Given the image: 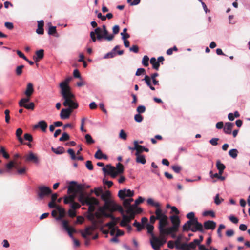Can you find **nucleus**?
<instances>
[{"instance_id":"f257e3e1","label":"nucleus","mask_w":250,"mask_h":250,"mask_svg":"<svg viewBox=\"0 0 250 250\" xmlns=\"http://www.w3.org/2000/svg\"><path fill=\"white\" fill-rule=\"evenodd\" d=\"M78 200L82 205H88V211L89 213H93L96 209L95 206L99 204V201L94 197H90L87 194L82 193L78 196Z\"/></svg>"},{"instance_id":"f03ea898","label":"nucleus","mask_w":250,"mask_h":250,"mask_svg":"<svg viewBox=\"0 0 250 250\" xmlns=\"http://www.w3.org/2000/svg\"><path fill=\"white\" fill-rule=\"evenodd\" d=\"M61 93L64 100L63 105L71 110L78 108V104L75 101V95L71 91L61 92Z\"/></svg>"},{"instance_id":"7ed1b4c3","label":"nucleus","mask_w":250,"mask_h":250,"mask_svg":"<svg viewBox=\"0 0 250 250\" xmlns=\"http://www.w3.org/2000/svg\"><path fill=\"white\" fill-rule=\"evenodd\" d=\"M183 231L191 230L192 232H204L203 225L198 221V219L188 220L183 226Z\"/></svg>"},{"instance_id":"20e7f679","label":"nucleus","mask_w":250,"mask_h":250,"mask_svg":"<svg viewBox=\"0 0 250 250\" xmlns=\"http://www.w3.org/2000/svg\"><path fill=\"white\" fill-rule=\"evenodd\" d=\"M95 33L97 34V38L98 40H101L102 39L108 41H111L114 38L113 35H108V32L106 29V26L105 25L102 26V29L100 27H97L95 29Z\"/></svg>"},{"instance_id":"39448f33","label":"nucleus","mask_w":250,"mask_h":250,"mask_svg":"<svg viewBox=\"0 0 250 250\" xmlns=\"http://www.w3.org/2000/svg\"><path fill=\"white\" fill-rule=\"evenodd\" d=\"M51 188L45 186H40L38 188L37 190V199L39 200H42L45 197L49 196L52 193Z\"/></svg>"},{"instance_id":"423d86ee","label":"nucleus","mask_w":250,"mask_h":250,"mask_svg":"<svg viewBox=\"0 0 250 250\" xmlns=\"http://www.w3.org/2000/svg\"><path fill=\"white\" fill-rule=\"evenodd\" d=\"M83 189L84 187L82 185H78L77 182L71 181L68 188V193H74L75 195L76 193H79V196L81 194L84 193L83 192Z\"/></svg>"},{"instance_id":"0eeeda50","label":"nucleus","mask_w":250,"mask_h":250,"mask_svg":"<svg viewBox=\"0 0 250 250\" xmlns=\"http://www.w3.org/2000/svg\"><path fill=\"white\" fill-rule=\"evenodd\" d=\"M106 205L107 206H105V205H104L103 207H104V208H106L107 210H108L111 212H114L117 210L120 213H122L123 211V208L122 206L117 204L112 200H110Z\"/></svg>"},{"instance_id":"6e6552de","label":"nucleus","mask_w":250,"mask_h":250,"mask_svg":"<svg viewBox=\"0 0 250 250\" xmlns=\"http://www.w3.org/2000/svg\"><path fill=\"white\" fill-rule=\"evenodd\" d=\"M62 225L63 229L68 232V234L70 237L73 238V233H76V229L69 226V222L66 220H63L62 221Z\"/></svg>"},{"instance_id":"1a4fd4ad","label":"nucleus","mask_w":250,"mask_h":250,"mask_svg":"<svg viewBox=\"0 0 250 250\" xmlns=\"http://www.w3.org/2000/svg\"><path fill=\"white\" fill-rule=\"evenodd\" d=\"M179 229L176 228L173 226H171L170 227H168L167 228H165L164 231L161 232L160 233L161 235H171L172 237L174 238L176 237L175 234H173L178 231Z\"/></svg>"},{"instance_id":"9d476101","label":"nucleus","mask_w":250,"mask_h":250,"mask_svg":"<svg viewBox=\"0 0 250 250\" xmlns=\"http://www.w3.org/2000/svg\"><path fill=\"white\" fill-rule=\"evenodd\" d=\"M161 239H160L159 237H157L155 236L154 235H152L151 239H150V244L152 247L155 250H159L160 247L162 246L160 245Z\"/></svg>"},{"instance_id":"9b49d317","label":"nucleus","mask_w":250,"mask_h":250,"mask_svg":"<svg viewBox=\"0 0 250 250\" xmlns=\"http://www.w3.org/2000/svg\"><path fill=\"white\" fill-rule=\"evenodd\" d=\"M102 170L105 173L110 175L113 178L116 177L118 175V172H116L115 167L110 165H107L106 167H103Z\"/></svg>"},{"instance_id":"f8f14e48","label":"nucleus","mask_w":250,"mask_h":250,"mask_svg":"<svg viewBox=\"0 0 250 250\" xmlns=\"http://www.w3.org/2000/svg\"><path fill=\"white\" fill-rule=\"evenodd\" d=\"M72 80V77L67 78L63 82L60 84V87L61 89V92L71 91V88L68 85L69 83Z\"/></svg>"},{"instance_id":"ddd939ff","label":"nucleus","mask_w":250,"mask_h":250,"mask_svg":"<svg viewBox=\"0 0 250 250\" xmlns=\"http://www.w3.org/2000/svg\"><path fill=\"white\" fill-rule=\"evenodd\" d=\"M134 195V191L130 189H124L120 190L118 192V196L121 199H124L126 197H132Z\"/></svg>"},{"instance_id":"4468645a","label":"nucleus","mask_w":250,"mask_h":250,"mask_svg":"<svg viewBox=\"0 0 250 250\" xmlns=\"http://www.w3.org/2000/svg\"><path fill=\"white\" fill-rule=\"evenodd\" d=\"M47 127V124L44 120L39 122L37 124L34 126V129L40 128L42 132H45L46 131Z\"/></svg>"},{"instance_id":"2eb2a0df","label":"nucleus","mask_w":250,"mask_h":250,"mask_svg":"<svg viewBox=\"0 0 250 250\" xmlns=\"http://www.w3.org/2000/svg\"><path fill=\"white\" fill-rule=\"evenodd\" d=\"M216 226V223L213 221H207L204 223V226L206 229H211L213 230L215 229Z\"/></svg>"},{"instance_id":"dca6fc26","label":"nucleus","mask_w":250,"mask_h":250,"mask_svg":"<svg viewBox=\"0 0 250 250\" xmlns=\"http://www.w3.org/2000/svg\"><path fill=\"white\" fill-rule=\"evenodd\" d=\"M170 219L172 224V226L179 229L180 224L179 217L177 215H172L170 216Z\"/></svg>"},{"instance_id":"f3484780","label":"nucleus","mask_w":250,"mask_h":250,"mask_svg":"<svg viewBox=\"0 0 250 250\" xmlns=\"http://www.w3.org/2000/svg\"><path fill=\"white\" fill-rule=\"evenodd\" d=\"M126 31L127 29L124 28L123 29V32L121 33V35L122 36V39L124 40V43L125 46L126 47H128L129 46L130 43L126 39L129 38L130 35L128 33H126V34H124V32H126Z\"/></svg>"},{"instance_id":"a211bd4d","label":"nucleus","mask_w":250,"mask_h":250,"mask_svg":"<svg viewBox=\"0 0 250 250\" xmlns=\"http://www.w3.org/2000/svg\"><path fill=\"white\" fill-rule=\"evenodd\" d=\"M110 196L111 193L108 190L106 191L104 193L103 192V193L102 194L101 198L102 200L104 201V205H105V206H107L106 204H107V203L111 200L110 199Z\"/></svg>"},{"instance_id":"6ab92c4d","label":"nucleus","mask_w":250,"mask_h":250,"mask_svg":"<svg viewBox=\"0 0 250 250\" xmlns=\"http://www.w3.org/2000/svg\"><path fill=\"white\" fill-rule=\"evenodd\" d=\"M34 91L33 84L29 83L27 84L24 94L26 97H31Z\"/></svg>"},{"instance_id":"aec40b11","label":"nucleus","mask_w":250,"mask_h":250,"mask_svg":"<svg viewBox=\"0 0 250 250\" xmlns=\"http://www.w3.org/2000/svg\"><path fill=\"white\" fill-rule=\"evenodd\" d=\"M25 161L37 163H38L39 160L38 157L32 152H30L29 154L26 156Z\"/></svg>"},{"instance_id":"412c9836","label":"nucleus","mask_w":250,"mask_h":250,"mask_svg":"<svg viewBox=\"0 0 250 250\" xmlns=\"http://www.w3.org/2000/svg\"><path fill=\"white\" fill-rule=\"evenodd\" d=\"M168 224V218L167 217L165 218L164 219L159 221V232H162L164 231L165 227Z\"/></svg>"},{"instance_id":"4be33fe9","label":"nucleus","mask_w":250,"mask_h":250,"mask_svg":"<svg viewBox=\"0 0 250 250\" xmlns=\"http://www.w3.org/2000/svg\"><path fill=\"white\" fill-rule=\"evenodd\" d=\"M121 214L122 215V220L120 223V225L122 227H125L127 226V225H128V223H129L131 222V221L129 220L128 215H125L124 214V210L122 213H121Z\"/></svg>"},{"instance_id":"5701e85b","label":"nucleus","mask_w":250,"mask_h":250,"mask_svg":"<svg viewBox=\"0 0 250 250\" xmlns=\"http://www.w3.org/2000/svg\"><path fill=\"white\" fill-rule=\"evenodd\" d=\"M234 126V124L230 122H227L225 124V126L223 128L224 132L227 134H230L232 128Z\"/></svg>"},{"instance_id":"b1692460","label":"nucleus","mask_w":250,"mask_h":250,"mask_svg":"<svg viewBox=\"0 0 250 250\" xmlns=\"http://www.w3.org/2000/svg\"><path fill=\"white\" fill-rule=\"evenodd\" d=\"M134 147H133V149H135L136 151L135 155H140L142 152L144 151V146L140 145L138 144V142L137 141H134Z\"/></svg>"},{"instance_id":"393cba45","label":"nucleus","mask_w":250,"mask_h":250,"mask_svg":"<svg viewBox=\"0 0 250 250\" xmlns=\"http://www.w3.org/2000/svg\"><path fill=\"white\" fill-rule=\"evenodd\" d=\"M72 110L71 109H62L60 113V117L62 119H67L69 117Z\"/></svg>"},{"instance_id":"a878e982","label":"nucleus","mask_w":250,"mask_h":250,"mask_svg":"<svg viewBox=\"0 0 250 250\" xmlns=\"http://www.w3.org/2000/svg\"><path fill=\"white\" fill-rule=\"evenodd\" d=\"M155 213L156 214V219L159 221L167 217L165 213H163L162 210L160 208H157Z\"/></svg>"},{"instance_id":"bb28decb","label":"nucleus","mask_w":250,"mask_h":250,"mask_svg":"<svg viewBox=\"0 0 250 250\" xmlns=\"http://www.w3.org/2000/svg\"><path fill=\"white\" fill-rule=\"evenodd\" d=\"M44 21L41 20L38 21V28L36 29V33L38 34L43 35L44 34Z\"/></svg>"},{"instance_id":"cd10ccee","label":"nucleus","mask_w":250,"mask_h":250,"mask_svg":"<svg viewBox=\"0 0 250 250\" xmlns=\"http://www.w3.org/2000/svg\"><path fill=\"white\" fill-rule=\"evenodd\" d=\"M107 210L106 208H104V207L100 208L99 210L101 214L105 217L110 218L112 220H115V217L112 215V213H107L105 210Z\"/></svg>"},{"instance_id":"c85d7f7f","label":"nucleus","mask_w":250,"mask_h":250,"mask_svg":"<svg viewBox=\"0 0 250 250\" xmlns=\"http://www.w3.org/2000/svg\"><path fill=\"white\" fill-rule=\"evenodd\" d=\"M216 167L219 171V175H222L224 170L226 168L225 166L222 164L219 160H218L216 162Z\"/></svg>"},{"instance_id":"c756f323","label":"nucleus","mask_w":250,"mask_h":250,"mask_svg":"<svg viewBox=\"0 0 250 250\" xmlns=\"http://www.w3.org/2000/svg\"><path fill=\"white\" fill-rule=\"evenodd\" d=\"M57 209L59 213V216L57 217V219L61 220L62 218L64 217L65 214V211L64 208H61L60 206L57 207Z\"/></svg>"},{"instance_id":"7c9ffc66","label":"nucleus","mask_w":250,"mask_h":250,"mask_svg":"<svg viewBox=\"0 0 250 250\" xmlns=\"http://www.w3.org/2000/svg\"><path fill=\"white\" fill-rule=\"evenodd\" d=\"M175 248L178 250H186L188 247V243H177L175 242Z\"/></svg>"},{"instance_id":"2f4dec72","label":"nucleus","mask_w":250,"mask_h":250,"mask_svg":"<svg viewBox=\"0 0 250 250\" xmlns=\"http://www.w3.org/2000/svg\"><path fill=\"white\" fill-rule=\"evenodd\" d=\"M22 133H23V131L21 128H18L16 131V136L18 141L21 144H22L23 142V140L21 137V135H22Z\"/></svg>"},{"instance_id":"473e14b6","label":"nucleus","mask_w":250,"mask_h":250,"mask_svg":"<svg viewBox=\"0 0 250 250\" xmlns=\"http://www.w3.org/2000/svg\"><path fill=\"white\" fill-rule=\"evenodd\" d=\"M150 62V63L152 65L153 68L156 70H158L160 66V63L159 62L156 61V59L153 57L151 58Z\"/></svg>"},{"instance_id":"72a5a7b5","label":"nucleus","mask_w":250,"mask_h":250,"mask_svg":"<svg viewBox=\"0 0 250 250\" xmlns=\"http://www.w3.org/2000/svg\"><path fill=\"white\" fill-rule=\"evenodd\" d=\"M37 57L35 59V62H37L40 60L42 59L44 56V50L43 49H40L36 52Z\"/></svg>"},{"instance_id":"f704fd0d","label":"nucleus","mask_w":250,"mask_h":250,"mask_svg":"<svg viewBox=\"0 0 250 250\" xmlns=\"http://www.w3.org/2000/svg\"><path fill=\"white\" fill-rule=\"evenodd\" d=\"M136 162L137 163H141L142 164H145L146 163V160L144 155L140 154L136 155Z\"/></svg>"},{"instance_id":"c9c22d12","label":"nucleus","mask_w":250,"mask_h":250,"mask_svg":"<svg viewBox=\"0 0 250 250\" xmlns=\"http://www.w3.org/2000/svg\"><path fill=\"white\" fill-rule=\"evenodd\" d=\"M75 197V195H71L69 196H66L64 197V203L66 204H67L69 203H72L74 201Z\"/></svg>"},{"instance_id":"e433bc0d","label":"nucleus","mask_w":250,"mask_h":250,"mask_svg":"<svg viewBox=\"0 0 250 250\" xmlns=\"http://www.w3.org/2000/svg\"><path fill=\"white\" fill-rule=\"evenodd\" d=\"M200 243L198 241V239H194L193 240V241H192L189 243H188V247H190L192 249H194V248H196V246L197 245L199 246L200 245Z\"/></svg>"},{"instance_id":"4c0bfd02","label":"nucleus","mask_w":250,"mask_h":250,"mask_svg":"<svg viewBox=\"0 0 250 250\" xmlns=\"http://www.w3.org/2000/svg\"><path fill=\"white\" fill-rule=\"evenodd\" d=\"M31 97H26V98H22L19 102V105L20 107H22V105L27 104V103L29 102L30 100Z\"/></svg>"},{"instance_id":"58836bf2","label":"nucleus","mask_w":250,"mask_h":250,"mask_svg":"<svg viewBox=\"0 0 250 250\" xmlns=\"http://www.w3.org/2000/svg\"><path fill=\"white\" fill-rule=\"evenodd\" d=\"M52 150L53 151V152L57 154H62L64 151V148L62 146L58 147L57 148L52 147Z\"/></svg>"},{"instance_id":"ea45409f","label":"nucleus","mask_w":250,"mask_h":250,"mask_svg":"<svg viewBox=\"0 0 250 250\" xmlns=\"http://www.w3.org/2000/svg\"><path fill=\"white\" fill-rule=\"evenodd\" d=\"M49 26L48 34L50 35H54L56 33V26H51V23H48Z\"/></svg>"},{"instance_id":"a19ab883","label":"nucleus","mask_w":250,"mask_h":250,"mask_svg":"<svg viewBox=\"0 0 250 250\" xmlns=\"http://www.w3.org/2000/svg\"><path fill=\"white\" fill-rule=\"evenodd\" d=\"M238 151L236 149H230L229 152V154L233 158H236L238 155Z\"/></svg>"},{"instance_id":"79ce46f5","label":"nucleus","mask_w":250,"mask_h":250,"mask_svg":"<svg viewBox=\"0 0 250 250\" xmlns=\"http://www.w3.org/2000/svg\"><path fill=\"white\" fill-rule=\"evenodd\" d=\"M133 225L134 227H136L137 228V230L138 231H140L144 228V226L143 225L141 224L139 222H137L136 220L135 221V222L133 224Z\"/></svg>"},{"instance_id":"37998d69","label":"nucleus","mask_w":250,"mask_h":250,"mask_svg":"<svg viewBox=\"0 0 250 250\" xmlns=\"http://www.w3.org/2000/svg\"><path fill=\"white\" fill-rule=\"evenodd\" d=\"M22 107H24L28 110H33L35 108V104L33 102H30L28 104H27L22 105Z\"/></svg>"},{"instance_id":"c03bdc74","label":"nucleus","mask_w":250,"mask_h":250,"mask_svg":"<svg viewBox=\"0 0 250 250\" xmlns=\"http://www.w3.org/2000/svg\"><path fill=\"white\" fill-rule=\"evenodd\" d=\"M70 139V136L68 133L66 132H64L62 133L61 137L60 138L59 141L61 142H63L65 141H67Z\"/></svg>"},{"instance_id":"a18cd8bd","label":"nucleus","mask_w":250,"mask_h":250,"mask_svg":"<svg viewBox=\"0 0 250 250\" xmlns=\"http://www.w3.org/2000/svg\"><path fill=\"white\" fill-rule=\"evenodd\" d=\"M117 171L116 172H118V174L122 173L124 171V166L120 163H118L116 165Z\"/></svg>"},{"instance_id":"49530a36","label":"nucleus","mask_w":250,"mask_h":250,"mask_svg":"<svg viewBox=\"0 0 250 250\" xmlns=\"http://www.w3.org/2000/svg\"><path fill=\"white\" fill-rule=\"evenodd\" d=\"M203 215L204 216H207L208 215H210L211 217L214 218L215 216V213L212 210H206L203 213Z\"/></svg>"},{"instance_id":"de8ad7c7","label":"nucleus","mask_w":250,"mask_h":250,"mask_svg":"<svg viewBox=\"0 0 250 250\" xmlns=\"http://www.w3.org/2000/svg\"><path fill=\"white\" fill-rule=\"evenodd\" d=\"M146 227L148 233L150 234L151 236H152V235H154L153 232V229H154V226L152 225L147 224Z\"/></svg>"},{"instance_id":"09e8293b","label":"nucleus","mask_w":250,"mask_h":250,"mask_svg":"<svg viewBox=\"0 0 250 250\" xmlns=\"http://www.w3.org/2000/svg\"><path fill=\"white\" fill-rule=\"evenodd\" d=\"M148 61H149V57L146 55L144 56L143 58L142 62L143 65L145 67L148 66L149 65Z\"/></svg>"},{"instance_id":"8fccbe9b","label":"nucleus","mask_w":250,"mask_h":250,"mask_svg":"<svg viewBox=\"0 0 250 250\" xmlns=\"http://www.w3.org/2000/svg\"><path fill=\"white\" fill-rule=\"evenodd\" d=\"M85 138L86 143L88 144H92L94 143V140L92 139V137L89 134H86L85 136Z\"/></svg>"},{"instance_id":"3c124183","label":"nucleus","mask_w":250,"mask_h":250,"mask_svg":"<svg viewBox=\"0 0 250 250\" xmlns=\"http://www.w3.org/2000/svg\"><path fill=\"white\" fill-rule=\"evenodd\" d=\"M135 205H132V207L126 208V213L127 214H132L135 213Z\"/></svg>"},{"instance_id":"603ef678","label":"nucleus","mask_w":250,"mask_h":250,"mask_svg":"<svg viewBox=\"0 0 250 250\" xmlns=\"http://www.w3.org/2000/svg\"><path fill=\"white\" fill-rule=\"evenodd\" d=\"M23 65L18 66L16 69V73L17 75L20 76L22 73V69L24 68Z\"/></svg>"},{"instance_id":"864d4df0","label":"nucleus","mask_w":250,"mask_h":250,"mask_svg":"<svg viewBox=\"0 0 250 250\" xmlns=\"http://www.w3.org/2000/svg\"><path fill=\"white\" fill-rule=\"evenodd\" d=\"M172 169L176 173H179L182 170V168L178 165H173L171 166Z\"/></svg>"},{"instance_id":"5fc2aeb1","label":"nucleus","mask_w":250,"mask_h":250,"mask_svg":"<svg viewBox=\"0 0 250 250\" xmlns=\"http://www.w3.org/2000/svg\"><path fill=\"white\" fill-rule=\"evenodd\" d=\"M134 120L136 122L140 123L143 120V117L140 115V114L138 113L135 115Z\"/></svg>"},{"instance_id":"6e6d98bb","label":"nucleus","mask_w":250,"mask_h":250,"mask_svg":"<svg viewBox=\"0 0 250 250\" xmlns=\"http://www.w3.org/2000/svg\"><path fill=\"white\" fill-rule=\"evenodd\" d=\"M0 154L2 153L3 156L6 158L8 159L9 158V155L5 151L4 148L3 146L0 147Z\"/></svg>"},{"instance_id":"4d7b16f0","label":"nucleus","mask_w":250,"mask_h":250,"mask_svg":"<svg viewBox=\"0 0 250 250\" xmlns=\"http://www.w3.org/2000/svg\"><path fill=\"white\" fill-rule=\"evenodd\" d=\"M116 225V222L115 220H112V221L107 223L106 226L108 227L109 229L114 228V226Z\"/></svg>"},{"instance_id":"13d9d810","label":"nucleus","mask_w":250,"mask_h":250,"mask_svg":"<svg viewBox=\"0 0 250 250\" xmlns=\"http://www.w3.org/2000/svg\"><path fill=\"white\" fill-rule=\"evenodd\" d=\"M102 154L103 153L102 151L100 149H98L95 154L94 157L97 159H102Z\"/></svg>"},{"instance_id":"bf43d9fd","label":"nucleus","mask_w":250,"mask_h":250,"mask_svg":"<svg viewBox=\"0 0 250 250\" xmlns=\"http://www.w3.org/2000/svg\"><path fill=\"white\" fill-rule=\"evenodd\" d=\"M4 113L5 114V122L7 123H9L10 122V117L9 115L10 111L8 109H6L4 111Z\"/></svg>"},{"instance_id":"052dcab7","label":"nucleus","mask_w":250,"mask_h":250,"mask_svg":"<svg viewBox=\"0 0 250 250\" xmlns=\"http://www.w3.org/2000/svg\"><path fill=\"white\" fill-rule=\"evenodd\" d=\"M119 137L124 140L127 138V135L124 130H121L119 134Z\"/></svg>"},{"instance_id":"680f3d73","label":"nucleus","mask_w":250,"mask_h":250,"mask_svg":"<svg viewBox=\"0 0 250 250\" xmlns=\"http://www.w3.org/2000/svg\"><path fill=\"white\" fill-rule=\"evenodd\" d=\"M145 110H146V107L144 105H139L137 108V111L139 114L143 113L145 112Z\"/></svg>"},{"instance_id":"e2e57ef3","label":"nucleus","mask_w":250,"mask_h":250,"mask_svg":"<svg viewBox=\"0 0 250 250\" xmlns=\"http://www.w3.org/2000/svg\"><path fill=\"white\" fill-rule=\"evenodd\" d=\"M86 167L90 170L93 169V166L92 162L90 160H88L86 162L85 164Z\"/></svg>"},{"instance_id":"0e129e2a","label":"nucleus","mask_w":250,"mask_h":250,"mask_svg":"<svg viewBox=\"0 0 250 250\" xmlns=\"http://www.w3.org/2000/svg\"><path fill=\"white\" fill-rule=\"evenodd\" d=\"M186 216L189 219V220H194V219H197V218L195 217V214L193 212L188 213Z\"/></svg>"},{"instance_id":"69168bd1","label":"nucleus","mask_w":250,"mask_h":250,"mask_svg":"<svg viewBox=\"0 0 250 250\" xmlns=\"http://www.w3.org/2000/svg\"><path fill=\"white\" fill-rule=\"evenodd\" d=\"M93 191L97 196H101L103 193V190L101 188H95Z\"/></svg>"},{"instance_id":"338daca9","label":"nucleus","mask_w":250,"mask_h":250,"mask_svg":"<svg viewBox=\"0 0 250 250\" xmlns=\"http://www.w3.org/2000/svg\"><path fill=\"white\" fill-rule=\"evenodd\" d=\"M147 84V85L150 86L151 83V78L147 75H146L144 79H143Z\"/></svg>"},{"instance_id":"774afa93","label":"nucleus","mask_w":250,"mask_h":250,"mask_svg":"<svg viewBox=\"0 0 250 250\" xmlns=\"http://www.w3.org/2000/svg\"><path fill=\"white\" fill-rule=\"evenodd\" d=\"M4 25L6 28L9 30H12L14 28L13 24L12 22H6L4 23Z\"/></svg>"}]
</instances>
